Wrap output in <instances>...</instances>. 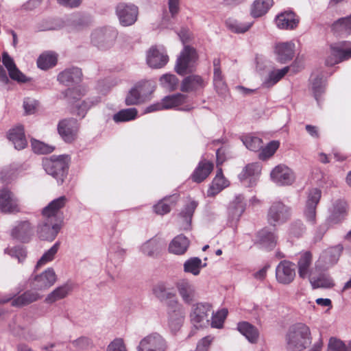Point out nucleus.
<instances>
[{"label":"nucleus","mask_w":351,"mask_h":351,"mask_svg":"<svg viewBox=\"0 0 351 351\" xmlns=\"http://www.w3.org/2000/svg\"><path fill=\"white\" fill-rule=\"evenodd\" d=\"M286 341L289 350H303L311 343L309 327L303 323L292 325L287 334Z\"/></svg>","instance_id":"f257e3e1"},{"label":"nucleus","mask_w":351,"mask_h":351,"mask_svg":"<svg viewBox=\"0 0 351 351\" xmlns=\"http://www.w3.org/2000/svg\"><path fill=\"white\" fill-rule=\"evenodd\" d=\"M69 158L67 155L51 156L43 160V167L45 172L53 177L58 184H62L69 169Z\"/></svg>","instance_id":"f03ea898"},{"label":"nucleus","mask_w":351,"mask_h":351,"mask_svg":"<svg viewBox=\"0 0 351 351\" xmlns=\"http://www.w3.org/2000/svg\"><path fill=\"white\" fill-rule=\"evenodd\" d=\"M118 32L112 27L96 28L90 35V41L98 49L106 51L110 49L114 44Z\"/></svg>","instance_id":"7ed1b4c3"},{"label":"nucleus","mask_w":351,"mask_h":351,"mask_svg":"<svg viewBox=\"0 0 351 351\" xmlns=\"http://www.w3.org/2000/svg\"><path fill=\"white\" fill-rule=\"evenodd\" d=\"M197 59L195 49L190 46H185L177 59L175 66L176 73L184 75L193 72Z\"/></svg>","instance_id":"20e7f679"},{"label":"nucleus","mask_w":351,"mask_h":351,"mask_svg":"<svg viewBox=\"0 0 351 351\" xmlns=\"http://www.w3.org/2000/svg\"><path fill=\"white\" fill-rule=\"evenodd\" d=\"M292 209L281 201L272 203L267 213V220L271 226H276L286 223L291 216Z\"/></svg>","instance_id":"39448f33"},{"label":"nucleus","mask_w":351,"mask_h":351,"mask_svg":"<svg viewBox=\"0 0 351 351\" xmlns=\"http://www.w3.org/2000/svg\"><path fill=\"white\" fill-rule=\"evenodd\" d=\"M168 326L172 332L178 331L182 326L186 311L182 304L178 300H171L167 304V308Z\"/></svg>","instance_id":"423d86ee"},{"label":"nucleus","mask_w":351,"mask_h":351,"mask_svg":"<svg viewBox=\"0 0 351 351\" xmlns=\"http://www.w3.org/2000/svg\"><path fill=\"white\" fill-rule=\"evenodd\" d=\"M57 276L53 268L49 267L40 274L29 278L30 287L34 290L45 291L56 282Z\"/></svg>","instance_id":"0eeeda50"},{"label":"nucleus","mask_w":351,"mask_h":351,"mask_svg":"<svg viewBox=\"0 0 351 351\" xmlns=\"http://www.w3.org/2000/svg\"><path fill=\"white\" fill-rule=\"evenodd\" d=\"M322 196V191L317 188L308 190L304 208V216L306 220L312 225L316 223V208Z\"/></svg>","instance_id":"6e6552de"},{"label":"nucleus","mask_w":351,"mask_h":351,"mask_svg":"<svg viewBox=\"0 0 351 351\" xmlns=\"http://www.w3.org/2000/svg\"><path fill=\"white\" fill-rule=\"evenodd\" d=\"M166 340L158 332H152L143 338L137 347L138 351H167Z\"/></svg>","instance_id":"1a4fd4ad"},{"label":"nucleus","mask_w":351,"mask_h":351,"mask_svg":"<svg viewBox=\"0 0 351 351\" xmlns=\"http://www.w3.org/2000/svg\"><path fill=\"white\" fill-rule=\"evenodd\" d=\"M350 43L343 41L330 45V56L326 60L328 66H332L351 58Z\"/></svg>","instance_id":"9d476101"},{"label":"nucleus","mask_w":351,"mask_h":351,"mask_svg":"<svg viewBox=\"0 0 351 351\" xmlns=\"http://www.w3.org/2000/svg\"><path fill=\"white\" fill-rule=\"evenodd\" d=\"M116 14L120 24L127 27L133 25L136 21L138 9L134 4L120 3L116 8Z\"/></svg>","instance_id":"9b49d317"},{"label":"nucleus","mask_w":351,"mask_h":351,"mask_svg":"<svg viewBox=\"0 0 351 351\" xmlns=\"http://www.w3.org/2000/svg\"><path fill=\"white\" fill-rule=\"evenodd\" d=\"M61 226L58 220L49 219V217H43L38 226L37 234L42 240L53 241L60 230Z\"/></svg>","instance_id":"f8f14e48"},{"label":"nucleus","mask_w":351,"mask_h":351,"mask_svg":"<svg viewBox=\"0 0 351 351\" xmlns=\"http://www.w3.org/2000/svg\"><path fill=\"white\" fill-rule=\"evenodd\" d=\"M19 198L8 188L0 190V210L4 213H16L20 211Z\"/></svg>","instance_id":"ddd939ff"},{"label":"nucleus","mask_w":351,"mask_h":351,"mask_svg":"<svg viewBox=\"0 0 351 351\" xmlns=\"http://www.w3.org/2000/svg\"><path fill=\"white\" fill-rule=\"evenodd\" d=\"M295 278V265L287 260L281 261L276 268V279L280 284L287 285Z\"/></svg>","instance_id":"4468645a"},{"label":"nucleus","mask_w":351,"mask_h":351,"mask_svg":"<svg viewBox=\"0 0 351 351\" xmlns=\"http://www.w3.org/2000/svg\"><path fill=\"white\" fill-rule=\"evenodd\" d=\"M151 83L141 82L130 89L125 97V104L128 106L137 105L143 102L148 93H150Z\"/></svg>","instance_id":"2eb2a0df"},{"label":"nucleus","mask_w":351,"mask_h":351,"mask_svg":"<svg viewBox=\"0 0 351 351\" xmlns=\"http://www.w3.org/2000/svg\"><path fill=\"white\" fill-rule=\"evenodd\" d=\"M147 64L153 69H160L169 61L167 51L162 46H152L147 52Z\"/></svg>","instance_id":"dca6fc26"},{"label":"nucleus","mask_w":351,"mask_h":351,"mask_svg":"<svg viewBox=\"0 0 351 351\" xmlns=\"http://www.w3.org/2000/svg\"><path fill=\"white\" fill-rule=\"evenodd\" d=\"M271 180L278 186L291 185L295 180L292 170L285 165H278L270 173Z\"/></svg>","instance_id":"f3484780"},{"label":"nucleus","mask_w":351,"mask_h":351,"mask_svg":"<svg viewBox=\"0 0 351 351\" xmlns=\"http://www.w3.org/2000/svg\"><path fill=\"white\" fill-rule=\"evenodd\" d=\"M211 311V305L208 303H197L194 306L191 318L195 328H201L208 324V316Z\"/></svg>","instance_id":"a211bd4d"},{"label":"nucleus","mask_w":351,"mask_h":351,"mask_svg":"<svg viewBox=\"0 0 351 351\" xmlns=\"http://www.w3.org/2000/svg\"><path fill=\"white\" fill-rule=\"evenodd\" d=\"M342 250L343 246L341 245L326 249L319 256L316 267H322L323 269H327L332 267L337 263Z\"/></svg>","instance_id":"6ab92c4d"},{"label":"nucleus","mask_w":351,"mask_h":351,"mask_svg":"<svg viewBox=\"0 0 351 351\" xmlns=\"http://www.w3.org/2000/svg\"><path fill=\"white\" fill-rule=\"evenodd\" d=\"M78 128V123L73 118L63 119L58 125V133L66 143H71L76 138Z\"/></svg>","instance_id":"aec40b11"},{"label":"nucleus","mask_w":351,"mask_h":351,"mask_svg":"<svg viewBox=\"0 0 351 351\" xmlns=\"http://www.w3.org/2000/svg\"><path fill=\"white\" fill-rule=\"evenodd\" d=\"M246 201L241 194H237L230 202L228 214V221L232 226L235 225L244 213L246 208Z\"/></svg>","instance_id":"412c9836"},{"label":"nucleus","mask_w":351,"mask_h":351,"mask_svg":"<svg viewBox=\"0 0 351 351\" xmlns=\"http://www.w3.org/2000/svg\"><path fill=\"white\" fill-rule=\"evenodd\" d=\"M43 295L36 290L32 289L31 290L25 291L15 298H12V296L5 297L0 300V302L6 303L11 301V305L12 306L22 307L41 299Z\"/></svg>","instance_id":"4be33fe9"},{"label":"nucleus","mask_w":351,"mask_h":351,"mask_svg":"<svg viewBox=\"0 0 351 351\" xmlns=\"http://www.w3.org/2000/svg\"><path fill=\"white\" fill-rule=\"evenodd\" d=\"M328 212V223L335 225L341 223L347 215V204L343 199H337L332 202Z\"/></svg>","instance_id":"5701e85b"},{"label":"nucleus","mask_w":351,"mask_h":351,"mask_svg":"<svg viewBox=\"0 0 351 351\" xmlns=\"http://www.w3.org/2000/svg\"><path fill=\"white\" fill-rule=\"evenodd\" d=\"M176 287L182 301L187 304H191L196 295L195 287L193 283L188 279H179L176 282Z\"/></svg>","instance_id":"b1692460"},{"label":"nucleus","mask_w":351,"mask_h":351,"mask_svg":"<svg viewBox=\"0 0 351 351\" xmlns=\"http://www.w3.org/2000/svg\"><path fill=\"white\" fill-rule=\"evenodd\" d=\"M261 168L258 163H251L245 166V169L239 175V178L241 182L249 187L256 185Z\"/></svg>","instance_id":"393cba45"},{"label":"nucleus","mask_w":351,"mask_h":351,"mask_svg":"<svg viewBox=\"0 0 351 351\" xmlns=\"http://www.w3.org/2000/svg\"><path fill=\"white\" fill-rule=\"evenodd\" d=\"M279 29H293L299 23V18L292 11H286L278 14L275 19Z\"/></svg>","instance_id":"a878e982"},{"label":"nucleus","mask_w":351,"mask_h":351,"mask_svg":"<svg viewBox=\"0 0 351 351\" xmlns=\"http://www.w3.org/2000/svg\"><path fill=\"white\" fill-rule=\"evenodd\" d=\"M295 44L292 41L280 43L275 47L276 59L280 63H286L293 59Z\"/></svg>","instance_id":"bb28decb"},{"label":"nucleus","mask_w":351,"mask_h":351,"mask_svg":"<svg viewBox=\"0 0 351 351\" xmlns=\"http://www.w3.org/2000/svg\"><path fill=\"white\" fill-rule=\"evenodd\" d=\"M82 73L77 67L68 68L60 72L57 77L58 81L64 85L70 86L72 84H77L81 81Z\"/></svg>","instance_id":"cd10ccee"},{"label":"nucleus","mask_w":351,"mask_h":351,"mask_svg":"<svg viewBox=\"0 0 351 351\" xmlns=\"http://www.w3.org/2000/svg\"><path fill=\"white\" fill-rule=\"evenodd\" d=\"M213 84L219 95H225L228 91V86L224 80V77L221 69V61L219 58L213 60Z\"/></svg>","instance_id":"c85d7f7f"},{"label":"nucleus","mask_w":351,"mask_h":351,"mask_svg":"<svg viewBox=\"0 0 351 351\" xmlns=\"http://www.w3.org/2000/svg\"><path fill=\"white\" fill-rule=\"evenodd\" d=\"M312 254L306 251L302 253L298 261V269L299 277L305 279L312 278Z\"/></svg>","instance_id":"c756f323"},{"label":"nucleus","mask_w":351,"mask_h":351,"mask_svg":"<svg viewBox=\"0 0 351 351\" xmlns=\"http://www.w3.org/2000/svg\"><path fill=\"white\" fill-rule=\"evenodd\" d=\"M165 246V243L162 239L154 237L143 243L140 247V251L145 256L154 257L160 253L161 249Z\"/></svg>","instance_id":"7c9ffc66"},{"label":"nucleus","mask_w":351,"mask_h":351,"mask_svg":"<svg viewBox=\"0 0 351 351\" xmlns=\"http://www.w3.org/2000/svg\"><path fill=\"white\" fill-rule=\"evenodd\" d=\"M67 202L68 199L64 195L52 200L43 209V216L49 217V219L58 220L60 210L64 208Z\"/></svg>","instance_id":"2f4dec72"},{"label":"nucleus","mask_w":351,"mask_h":351,"mask_svg":"<svg viewBox=\"0 0 351 351\" xmlns=\"http://www.w3.org/2000/svg\"><path fill=\"white\" fill-rule=\"evenodd\" d=\"M206 83L203 78L197 75H191L184 78L180 90L182 92H193L203 89Z\"/></svg>","instance_id":"473e14b6"},{"label":"nucleus","mask_w":351,"mask_h":351,"mask_svg":"<svg viewBox=\"0 0 351 351\" xmlns=\"http://www.w3.org/2000/svg\"><path fill=\"white\" fill-rule=\"evenodd\" d=\"M228 186L229 182L223 176L221 168H218L216 176L208 189L207 195L214 197Z\"/></svg>","instance_id":"72a5a7b5"},{"label":"nucleus","mask_w":351,"mask_h":351,"mask_svg":"<svg viewBox=\"0 0 351 351\" xmlns=\"http://www.w3.org/2000/svg\"><path fill=\"white\" fill-rule=\"evenodd\" d=\"M277 237L267 228H263L257 232L256 243L261 247L271 250L276 245Z\"/></svg>","instance_id":"f704fd0d"},{"label":"nucleus","mask_w":351,"mask_h":351,"mask_svg":"<svg viewBox=\"0 0 351 351\" xmlns=\"http://www.w3.org/2000/svg\"><path fill=\"white\" fill-rule=\"evenodd\" d=\"M8 138L13 143L14 148L18 150L24 149L27 145L24 128L22 125L10 130L8 133Z\"/></svg>","instance_id":"c9c22d12"},{"label":"nucleus","mask_w":351,"mask_h":351,"mask_svg":"<svg viewBox=\"0 0 351 351\" xmlns=\"http://www.w3.org/2000/svg\"><path fill=\"white\" fill-rule=\"evenodd\" d=\"M32 233V227L27 221L19 222L12 230V237L21 242L28 241Z\"/></svg>","instance_id":"e433bc0d"},{"label":"nucleus","mask_w":351,"mask_h":351,"mask_svg":"<svg viewBox=\"0 0 351 351\" xmlns=\"http://www.w3.org/2000/svg\"><path fill=\"white\" fill-rule=\"evenodd\" d=\"M213 169V162L202 160L199 162L197 167L194 170L191 175V178L194 182L200 183L209 176Z\"/></svg>","instance_id":"4c0bfd02"},{"label":"nucleus","mask_w":351,"mask_h":351,"mask_svg":"<svg viewBox=\"0 0 351 351\" xmlns=\"http://www.w3.org/2000/svg\"><path fill=\"white\" fill-rule=\"evenodd\" d=\"M189 240L184 234H179L176 236L169 243V250L171 253L182 255L184 254L189 246Z\"/></svg>","instance_id":"58836bf2"},{"label":"nucleus","mask_w":351,"mask_h":351,"mask_svg":"<svg viewBox=\"0 0 351 351\" xmlns=\"http://www.w3.org/2000/svg\"><path fill=\"white\" fill-rule=\"evenodd\" d=\"M169 14H164L162 23L168 27L173 24V20L176 18L180 10V0H168Z\"/></svg>","instance_id":"ea45409f"},{"label":"nucleus","mask_w":351,"mask_h":351,"mask_svg":"<svg viewBox=\"0 0 351 351\" xmlns=\"http://www.w3.org/2000/svg\"><path fill=\"white\" fill-rule=\"evenodd\" d=\"M237 330L252 343L257 341L259 332L258 329L247 322H239L237 324Z\"/></svg>","instance_id":"a19ab883"},{"label":"nucleus","mask_w":351,"mask_h":351,"mask_svg":"<svg viewBox=\"0 0 351 351\" xmlns=\"http://www.w3.org/2000/svg\"><path fill=\"white\" fill-rule=\"evenodd\" d=\"M58 54L53 51H46L40 55L37 66L42 70H47L57 64Z\"/></svg>","instance_id":"79ce46f5"},{"label":"nucleus","mask_w":351,"mask_h":351,"mask_svg":"<svg viewBox=\"0 0 351 351\" xmlns=\"http://www.w3.org/2000/svg\"><path fill=\"white\" fill-rule=\"evenodd\" d=\"M289 71V66H285L280 69L271 71L265 79L262 86L265 88H270L277 84Z\"/></svg>","instance_id":"37998d69"},{"label":"nucleus","mask_w":351,"mask_h":351,"mask_svg":"<svg viewBox=\"0 0 351 351\" xmlns=\"http://www.w3.org/2000/svg\"><path fill=\"white\" fill-rule=\"evenodd\" d=\"M273 0H255L252 5L251 15L254 18L265 14L273 5Z\"/></svg>","instance_id":"c03bdc74"},{"label":"nucleus","mask_w":351,"mask_h":351,"mask_svg":"<svg viewBox=\"0 0 351 351\" xmlns=\"http://www.w3.org/2000/svg\"><path fill=\"white\" fill-rule=\"evenodd\" d=\"M197 206V202L193 200L191 201L189 204L185 205L183 210L180 213L179 217L184 223L182 226L183 229L186 230L190 227L191 219Z\"/></svg>","instance_id":"a18cd8bd"},{"label":"nucleus","mask_w":351,"mask_h":351,"mask_svg":"<svg viewBox=\"0 0 351 351\" xmlns=\"http://www.w3.org/2000/svg\"><path fill=\"white\" fill-rule=\"evenodd\" d=\"M71 291V287L68 284H64L58 287L53 291L47 295L45 302L47 304H52L58 300L66 298Z\"/></svg>","instance_id":"49530a36"},{"label":"nucleus","mask_w":351,"mask_h":351,"mask_svg":"<svg viewBox=\"0 0 351 351\" xmlns=\"http://www.w3.org/2000/svg\"><path fill=\"white\" fill-rule=\"evenodd\" d=\"M206 264H202V260L198 257H192L187 259L184 265V271L194 276L199 274L201 269L206 267Z\"/></svg>","instance_id":"de8ad7c7"},{"label":"nucleus","mask_w":351,"mask_h":351,"mask_svg":"<svg viewBox=\"0 0 351 351\" xmlns=\"http://www.w3.org/2000/svg\"><path fill=\"white\" fill-rule=\"evenodd\" d=\"M138 114L135 108H126L119 110L113 115V120L115 123L127 122L134 120Z\"/></svg>","instance_id":"09e8293b"},{"label":"nucleus","mask_w":351,"mask_h":351,"mask_svg":"<svg viewBox=\"0 0 351 351\" xmlns=\"http://www.w3.org/2000/svg\"><path fill=\"white\" fill-rule=\"evenodd\" d=\"M311 81L312 84L311 88L314 97L317 100V103L319 104V97L325 91L326 80L319 75H317L315 77L312 75Z\"/></svg>","instance_id":"8fccbe9b"},{"label":"nucleus","mask_w":351,"mask_h":351,"mask_svg":"<svg viewBox=\"0 0 351 351\" xmlns=\"http://www.w3.org/2000/svg\"><path fill=\"white\" fill-rule=\"evenodd\" d=\"M186 99V97L181 93L166 96L162 99L163 108L170 109L178 107L182 104Z\"/></svg>","instance_id":"3c124183"},{"label":"nucleus","mask_w":351,"mask_h":351,"mask_svg":"<svg viewBox=\"0 0 351 351\" xmlns=\"http://www.w3.org/2000/svg\"><path fill=\"white\" fill-rule=\"evenodd\" d=\"M227 27L232 32L243 34L248 31L252 27L253 22H241L234 19H229L226 22Z\"/></svg>","instance_id":"603ef678"},{"label":"nucleus","mask_w":351,"mask_h":351,"mask_svg":"<svg viewBox=\"0 0 351 351\" xmlns=\"http://www.w3.org/2000/svg\"><path fill=\"white\" fill-rule=\"evenodd\" d=\"M332 29L339 34H351V14L335 21L332 26Z\"/></svg>","instance_id":"864d4df0"},{"label":"nucleus","mask_w":351,"mask_h":351,"mask_svg":"<svg viewBox=\"0 0 351 351\" xmlns=\"http://www.w3.org/2000/svg\"><path fill=\"white\" fill-rule=\"evenodd\" d=\"M309 281L313 289L331 288L334 286L332 279L326 274H322L317 278H310Z\"/></svg>","instance_id":"5fc2aeb1"},{"label":"nucleus","mask_w":351,"mask_h":351,"mask_svg":"<svg viewBox=\"0 0 351 351\" xmlns=\"http://www.w3.org/2000/svg\"><path fill=\"white\" fill-rule=\"evenodd\" d=\"M60 247V242H56L53 245L46 251L40 258L38 261L36 268L38 269L45 264L52 261L54 259L55 255L57 254Z\"/></svg>","instance_id":"6e6d98bb"},{"label":"nucleus","mask_w":351,"mask_h":351,"mask_svg":"<svg viewBox=\"0 0 351 351\" xmlns=\"http://www.w3.org/2000/svg\"><path fill=\"white\" fill-rule=\"evenodd\" d=\"M242 141L247 149L252 152L261 150L263 147L262 139L253 136H246L242 138Z\"/></svg>","instance_id":"4d7b16f0"},{"label":"nucleus","mask_w":351,"mask_h":351,"mask_svg":"<svg viewBox=\"0 0 351 351\" xmlns=\"http://www.w3.org/2000/svg\"><path fill=\"white\" fill-rule=\"evenodd\" d=\"M280 143L278 141H270L264 148H261L258 154L261 160H265L272 156L278 149Z\"/></svg>","instance_id":"13d9d810"},{"label":"nucleus","mask_w":351,"mask_h":351,"mask_svg":"<svg viewBox=\"0 0 351 351\" xmlns=\"http://www.w3.org/2000/svg\"><path fill=\"white\" fill-rule=\"evenodd\" d=\"M18 170L15 167H7L3 168L0 173V179L3 183L9 184L16 179Z\"/></svg>","instance_id":"bf43d9fd"},{"label":"nucleus","mask_w":351,"mask_h":351,"mask_svg":"<svg viewBox=\"0 0 351 351\" xmlns=\"http://www.w3.org/2000/svg\"><path fill=\"white\" fill-rule=\"evenodd\" d=\"M161 85L167 90H174L178 85V80L175 75L165 74L160 78Z\"/></svg>","instance_id":"052dcab7"},{"label":"nucleus","mask_w":351,"mask_h":351,"mask_svg":"<svg viewBox=\"0 0 351 351\" xmlns=\"http://www.w3.org/2000/svg\"><path fill=\"white\" fill-rule=\"evenodd\" d=\"M228 315V310L222 308L216 313H213L211 317V327L215 328H221L223 326L224 321Z\"/></svg>","instance_id":"680f3d73"},{"label":"nucleus","mask_w":351,"mask_h":351,"mask_svg":"<svg viewBox=\"0 0 351 351\" xmlns=\"http://www.w3.org/2000/svg\"><path fill=\"white\" fill-rule=\"evenodd\" d=\"M31 145L34 152L39 154H49L52 152L54 149L53 147L45 144L43 142L37 141L36 139H32L31 141Z\"/></svg>","instance_id":"e2e57ef3"},{"label":"nucleus","mask_w":351,"mask_h":351,"mask_svg":"<svg viewBox=\"0 0 351 351\" xmlns=\"http://www.w3.org/2000/svg\"><path fill=\"white\" fill-rule=\"evenodd\" d=\"M5 252L16 258L19 263H22L27 256L26 250L21 246H16L11 249H5Z\"/></svg>","instance_id":"0e129e2a"},{"label":"nucleus","mask_w":351,"mask_h":351,"mask_svg":"<svg viewBox=\"0 0 351 351\" xmlns=\"http://www.w3.org/2000/svg\"><path fill=\"white\" fill-rule=\"evenodd\" d=\"M73 346L80 350H84L90 348L93 345L91 340L86 337H80L72 341Z\"/></svg>","instance_id":"69168bd1"},{"label":"nucleus","mask_w":351,"mask_h":351,"mask_svg":"<svg viewBox=\"0 0 351 351\" xmlns=\"http://www.w3.org/2000/svg\"><path fill=\"white\" fill-rule=\"evenodd\" d=\"M8 71L9 76L13 80L18 82L25 83L29 81L28 78L15 66Z\"/></svg>","instance_id":"338daca9"},{"label":"nucleus","mask_w":351,"mask_h":351,"mask_svg":"<svg viewBox=\"0 0 351 351\" xmlns=\"http://www.w3.org/2000/svg\"><path fill=\"white\" fill-rule=\"evenodd\" d=\"M328 348L330 351H348L345 343L335 337H331L330 339Z\"/></svg>","instance_id":"774afa93"}]
</instances>
